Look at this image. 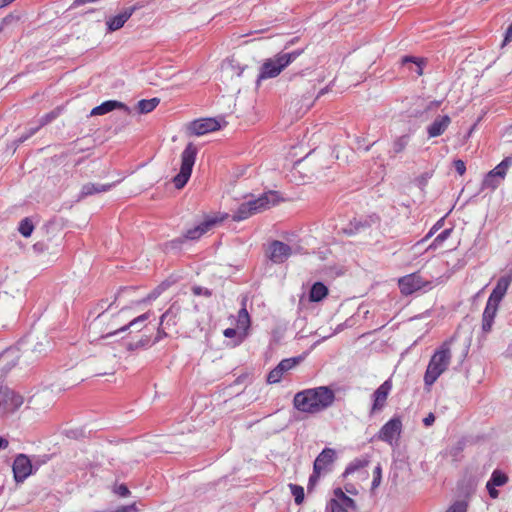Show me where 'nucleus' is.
I'll return each mask as SVG.
<instances>
[{"label":"nucleus","mask_w":512,"mask_h":512,"mask_svg":"<svg viewBox=\"0 0 512 512\" xmlns=\"http://www.w3.org/2000/svg\"><path fill=\"white\" fill-rule=\"evenodd\" d=\"M166 329H168L166 326H161V322L159 323V326L157 328V334L156 337L153 339V343L156 344L161 339L167 337Z\"/></svg>","instance_id":"nucleus-42"},{"label":"nucleus","mask_w":512,"mask_h":512,"mask_svg":"<svg viewBox=\"0 0 512 512\" xmlns=\"http://www.w3.org/2000/svg\"><path fill=\"white\" fill-rule=\"evenodd\" d=\"M66 435L70 438H76L77 437V434L75 431L73 430H69V431H66Z\"/></svg>","instance_id":"nucleus-56"},{"label":"nucleus","mask_w":512,"mask_h":512,"mask_svg":"<svg viewBox=\"0 0 512 512\" xmlns=\"http://www.w3.org/2000/svg\"><path fill=\"white\" fill-rule=\"evenodd\" d=\"M334 401V391L328 386H319L297 392L293 398V406L300 412L317 414L331 407Z\"/></svg>","instance_id":"nucleus-1"},{"label":"nucleus","mask_w":512,"mask_h":512,"mask_svg":"<svg viewBox=\"0 0 512 512\" xmlns=\"http://www.w3.org/2000/svg\"><path fill=\"white\" fill-rule=\"evenodd\" d=\"M34 230V225L29 218H24L19 224L18 231L23 237H30Z\"/></svg>","instance_id":"nucleus-33"},{"label":"nucleus","mask_w":512,"mask_h":512,"mask_svg":"<svg viewBox=\"0 0 512 512\" xmlns=\"http://www.w3.org/2000/svg\"><path fill=\"white\" fill-rule=\"evenodd\" d=\"M451 233V228L443 230L440 234L436 236V238L433 240L429 248L436 249L439 246H441L442 243L450 237Z\"/></svg>","instance_id":"nucleus-35"},{"label":"nucleus","mask_w":512,"mask_h":512,"mask_svg":"<svg viewBox=\"0 0 512 512\" xmlns=\"http://www.w3.org/2000/svg\"><path fill=\"white\" fill-rule=\"evenodd\" d=\"M454 168L457 171L459 175H463L466 171V165L462 160H455L454 161Z\"/></svg>","instance_id":"nucleus-45"},{"label":"nucleus","mask_w":512,"mask_h":512,"mask_svg":"<svg viewBox=\"0 0 512 512\" xmlns=\"http://www.w3.org/2000/svg\"><path fill=\"white\" fill-rule=\"evenodd\" d=\"M369 464V460L367 458H356L353 461H351L348 466L346 467L343 475L347 476L355 471L366 467Z\"/></svg>","instance_id":"nucleus-27"},{"label":"nucleus","mask_w":512,"mask_h":512,"mask_svg":"<svg viewBox=\"0 0 512 512\" xmlns=\"http://www.w3.org/2000/svg\"><path fill=\"white\" fill-rule=\"evenodd\" d=\"M499 304H496L492 301H487L486 307L484 309L483 315H482V330L485 333H488L492 329V325L494 322V318L496 316V313L498 311Z\"/></svg>","instance_id":"nucleus-21"},{"label":"nucleus","mask_w":512,"mask_h":512,"mask_svg":"<svg viewBox=\"0 0 512 512\" xmlns=\"http://www.w3.org/2000/svg\"><path fill=\"white\" fill-rule=\"evenodd\" d=\"M503 181L500 177L496 176L492 171H490L482 181V190L490 189L495 190L500 183Z\"/></svg>","instance_id":"nucleus-26"},{"label":"nucleus","mask_w":512,"mask_h":512,"mask_svg":"<svg viewBox=\"0 0 512 512\" xmlns=\"http://www.w3.org/2000/svg\"><path fill=\"white\" fill-rule=\"evenodd\" d=\"M116 493L121 497H127L130 494L128 487L124 484L118 486Z\"/></svg>","instance_id":"nucleus-47"},{"label":"nucleus","mask_w":512,"mask_h":512,"mask_svg":"<svg viewBox=\"0 0 512 512\" xmlns=\"http://www.w3.org/2000/svg\"><path fill=\"white\" fill-rule=\"evenodd\" d=\"M42 346V344H38L37 346H35V351L41 353L43 351V349H41L40 347Z\"/></svg>","instance_id":"nucleus-60"},{"label":"nucleus","mask_w":512,"mask_h":512,"mask_svg":"<svg viewBox=\"0 0 512 512\" xmlns=\"http://www.w3.org/2000/svg\"><path fill=\"white\" fill-rule=\"evenodd\" d=\"M426 282L418 273H412L399 279L398 285L403 295H410L420 290Z\"/></svg>","instance_id":"nucleus-10"},{"label":"nucleus","mask_w":512,"mask_h":512,"mask_svg":"<svg viewBox=\"0 0 512 512\" xmlns=\"http://www.w3.org/2000/svg\"><path fill=\"white\" fill-rule=\"evenodd\" d=\"M154 345L153 340L149 335H142L141 338L134 342L128 343L129 350H136L139 348H146Z\"/></svg>","instance_id":"nucleus-29"},{"label":"nucleus","mask_w":512,"mask_h":512,"mask_svg":"<svg viewBox=\"0 0 512 512\" xmlns=\"http://www.w3.org/2000/svg\"><path fill=\"white\" fill-rule=\"evenodd\" d=\"M280 201L276 191H269L254 200L242 203L232 215L234 221H242L250 216L275 206Z\"/></svg>","instance_id":"nucleus-4"},{"label":"nucleus","mask_w":512,"mask_h":512,"mask_svg":"<svg viewBox=\"0 0 512 512\" xmlns=\"http://www.w3.org/2000/svg\"><path fill=\"white\" fill-rule=\"evenodd\" d=\"M382 469L380 465H377L373 472L372 489L377 488L381 483Z\"/></svg>","instance_id":"nucleus-40"},{"label":"nucleus","mask_w":512,"mask_h":512,"mask_svg":"<svg viewBox=\"0 0 512 512\" xmlns=\"http://www.w3.org/2000/svg\"><path fill=\"white\" fill-rule=\"evenodd\" d=\"M392 390V382L390 379L384 381L373 393L372 407L370 414L380 412L386 405L387 398Z\"/></svg>","instance_id":"nucleus-7"},{"label":"nucleus","mask_w":512,"mask_h":512,"mask_svg":"<svg viewBox=\"0 0 512 512\" xmlns=\"http://www.w3.org/2000/svg\"><path fill=\"white\" fill-rule=\"evenodd\" d=\"M299 362V358H286L283 359L276 367L284 374L285 372L294 368Z\"/></svg>","instance_id":"nucleus-34"},{"label":"nucleus","mask_w":512,"mask_h":512,"mask_svg":"<svg viewBox=\"0 0 512 512\" xmlns=\"http://www.w3.org/2000/svg\"><path fill=\"white\" fill-rule=\"evenodd\" d=\"M250 326V316L246 308H242L238 312L237 327L239 329L247 330Z\"/></svg>","instance_id":"nucleus-32"},{"label":"nucleus","mask_w":512,"mask_h":512,"mask_svg":"<svg viewBox=\"0 0 512 512\" xmlns=\"http://www.w3.org/2000/svg\"><path fill=\"white\" fill-rule=\"evenodd\" d=\"M142 6L139 4L133 5L131 7L125 8L121 13H119L116 16L110 17L106 21L107 30L109 32H114L116 30H119L124 26V24L127 22V20L133 15V13L140 9Z\"/></svg>","instance_id":"nucleus-12"},{"label":"nucleus","mask_w":512,"mask_h":512,"mask_svg":"<svg viewBox=\"0 0 512 512\" xmlns=\"http://www.w3.org/2000/svg\"><path fill=\"white\" fill-rule=\"evenodd\" d=\"M189 129L193 134L200 136L220 129V123L214 118H204L193 121Z\"/></svg>","instance_id":"nucleus-13"},{"label":"nucleus","mask_w":512,"mask_h":512,"mask_svg":"<svg viewBox=\"0 0 512 512\" xmlns=\"http://www.w3.org/2000/svg\"><path fill=\"white\" fill-rule=\"evenodd\" d=\"M297 38H293L290 41H288L285 45V49L289 48L290 46L294 45L296 43Z\"/></svg>","instance_id":"nucleus-57"},{"label":"nucleus","mask_w":512,"mask_h":512,"mask_svg":"<svg viewBox=\"0 0 512 512\" xmlns=\"http://www.w3.org/2000/svg\"><path fill=\"white\" fill-rule=\"evenodd\" d=\"M408 143H409L408 135H402V136L397 137L393 141V145H392V152L394 153V155H397V154L403 152L404 149L406 148V146L408 145Z\"/></svg>","instance_id":"nucleus-31"},{"label":"nucleus","mask_w":512,"mask_h":512,"mask_svg":"<svg viewBox=\"0 0 512 512\" xmlns=\"http://www.w3.org/2000/svg\"><path fill=\"white\" fill-rule=\"evenodd\" d=\"M11 2L10 0H0V8H3L7 5H9Z\"/></svg>","instance_id":"nucleus-58"},{"label":"nucleus","mask_w":512,"mask_h":512,"mask_svg":"<svg viewBox=\"0 0 512 512\" xmlns=\"http://www.w3.org/2000/svg\"><path fill=\"white\" fill-rule=\"evenodd\" d=\"M40 128L41 127L39 125H37L36 127L29 128L25 134L20 136L18 141L20 143L25 142L27 139H29L31 136H33Z\"/></svg>","instance_id":"nucleus-43"},{"label":"nucleus","mask_w":512,"mask_h":512,"mask_svg":"<svg viewBox=\"0 0 512 512\" xmlns=\"http://www.w3.org/2000/svg\"><path fill=\"white\" fill-rule=\"evenodd\" d=\"M14 479L16 482H23L32 474V463L27 455L19 454L16 456L12 466Z\"/></svg>","instance_id":"nucleus-8"},{"label":"nucleus","mask_w":512,"mask_h":512,"mask_svg":"<svg viewBox=\"0 0 512 512\" xmlns=\"http://www.w3.org/2000/svg\"><path fill=\"white\" fill-rule=\"evenodd\" d=\"M181 310V305L178 302L172 303L167 311L160 317L161 326H166L167 328L176 326L180 318Z\"/></svg>","instance_id":"nucleus-18"},{"label":"nucleus","mask_w":512,"mask_h":512,"mask_svg":"<svg viewBox=\"0 0 512 512\" xmlns=\"http://www.w3.org/2000/svg\"><path fill=\"white\" fill-rule=\"evenodd\" d=\"M216 223H217V219H215V218L207 219L204 222H202L201 224L195 226L194 228L187 230L183 239H178L177 241L179 243H182L183 240H197L203 234L208 232Z\"/></svg>","instance_id":"nucleus-16"},{"label":"nucleus","mask_w":512,"mask_h":512,"mask_svg":"<svg viewBox=\"0 0 512 512\" xmlns=\"http://www.w3.org/2000/svg\"><path fill=\"white\" fill-rule=\"evenodd\" d=\"M435 421V416L433 413H429L424 419H423V424L425 426H431Z\"/></svg>","instance_id":"nucleus-49"},{"label":"nucleus","mask_w":512,"mask_h":512,"mask_svg":"<svg viewBox=\"0 0 512 512\" xmlns=\"http://www.w3.org/2000/svg\"><path fill=\"white\" fill-rule=\"evenodd\" d=\"M451 124V118L448 115L437 116L427 127L429 138L441 136Z\"/></svg>","instance_id":"nucleus-17"},{"label":"nucleus","mask_w":512,"mask_h":512,"mask_svg":"<svg viewBox=\"0 0 512 512\" xmlns=\"http://www.w3.org/2000/svg\"><path fill=\"white\" fill-rule=\"evenodd\" d=\"M138 508L135 503L126 505V506H120L113 512H138Z\"/></svg>","instance_id":"nucleus-44"},{"label":"nucleus","mask_w":512,"mask_h":512,"mask_svg":"<svg viewBox=\"0 0 512 512\" xmlns=\"http://www.w3.org/2000/svg\"><path fill=\"white\" fill-rule=\"evenodd\" d=\"M506 141L512 143V125L505 132Z\"/></svg>","instance_id":"nucleus-53"},{"label":"nucleus","mask_w":512,"mask_h":512,"mask_svg":"<svg viewBox=\"0 0 512 512\" xmlns=\"http://www.w3.org/2000/svg\"><path fill=\"white\" fill-rule=\"evenodd\" d=\"M506 353H507L508 356L512 357V343L509 345Z\"/></svg>","instance_id":"nucleus-59"},{"label":"nucleus","mask_w":512,"mask_h":512,"mask_svg":"<svg viewBox=\"0 0 512 512\" xmlns=\"http://www.w3.org/2000/svg\"><path fill=\"white\" fill-rule=\"evenodd\" d=\"M160 103L159 98L142 99L137 103L139 113L146 114L153 111Z\"/></svg>","instance_id":"nucleus-25"},{"label":"nucleus","mask_w":512,"mask_h":512,"mask_svg":"<svg viewBox=\"0 0 512 512\" xmlns=\"http://www.w3.org/2000/svg\"><path fill=\"white\" fill-rule=\"evenodd\" d=\"M304 49H297L292 52H280L275 56L266 59L260 67V72L257 77V84L262 80L271 79L277 77L286 67H288L293 61H295L302 53Z\"/></svg>","instance_id":"nucleus-3"},{"label":"nucleus","mask_w":512,"mask_h":512,"mask_svg":"<svg viewBox=\"0 0 512 512\" xmlns=\"http://www.w3.org/2000/svg\"><path fill=\"white\" fill-rule=\"evenodd\" d=\"M115 109H120L126 113H130V108L123 102L117 100H108L99 106L94 107L91 111V115H104Z\"/></svg>","instance_id":"nucleus-20"},{"label":"nucleus","mask_w":512,"mask_h":512,"mask_svg":"<svg viewBox=\"0 0 512 512\" xmlns=\"http://www.w3.org/2000/svg\"><path fill=\"white\" fill-rule=\"evenodd\" d=\"M468 504L464 500L454 502L445 512H467Z\"/></svg>","instance_id":"nucleus-38"},{"label":"nucleus","mask_w":512,"mask_h":512,"mask_svg":"<svg viewBox=\"0 0 512 512\" xmlns=\"http://www.w3.org/2000/svg\"><path fill=\"white\" fill-rule=\"evenodd\" d=\"M150 315H151V312H146V313L132 319L127 324H125L113 331L108 332L104 337L108 338L110 336L116 335V334H118L120 332H124L126 330H130L131 332H133V331L140 332L146 326V321L149 319Z\"/></svg>","instance_id":"nucleus-14"},{"label":"nucleus","mask_w":512,"mask_h":512,"mask_svg":"<svg viewBox=\"0 0 512 512\" xmlns=\"http://www.w3.org/2000/svg\"><path fill=\"white\" fill-rule=\"evenodd\" d=\"M321 474H322V472L315 470V468L313 467V473L309 477V482H308V487H307L308 491H311L313 489V487L318 482Z\"/></svg>","instance_id":"nucleus-41"},{"label":"nucleus","mask_w":512,"mask_h":512,"mask_svg":"<svg viewBox=\"0 0 512 512\" xmlns=\"http://www.w3.org/2000/svg\"><path fill=\"white\" fill-rule=\"evenodd\" d=\"M408 63H413L415 65V68H414V72L417 74V75H422L423 74V69H422V60L420 59H417L415 57H412V56H405L403 59H402V64L403 65H406Z\"/></svg>","instance_id":"nucleus-37"},{"label":"nucleus","mask_w":512,"mask_h":512,"mask_svg":"<svg viewBox=\"0 0 512 512\" xmlns=\"http://www.w3.org/2000/svg\"><path fill=\"white\" fill-rule=\"evenodd\" d=\"M292 495L294 496L295 503L300 505L304 501V489L297 484H289Z\"/></svg>","instance_id":"nucleus-36"},{"label":"nucleus","mask_w":512,"mask_h":512,"mask_svg":"<svg viewBox=\"0 0 512 512\" xmlns=\"http://www.w3.org/2000/svg\"><path fill=\"white\" fill-rule=\"evenodd\" d=\"M0 394L2 396L0 408H3L5 413L14 412L23 404L22 396L8 388L1 390Z\"/></svg>","instance_id":"nucleus-11"},{"label":"nucleus","mask_w":512,"mask_h":512,"mask_svg":"<svg viewBox=\"0 0 512 512\" xmlns=\"http://www.w3.org/2000/svg\"><path fill=\"white\" fill-rule=\"evenodd\" d=\"M512 282V277L510 276H502L498 279L496 286L494 287L492 293L490 294L488 300L492 301L496 304H499L501 300L504 298L507 290Z\"/></svg>","instance_id":"nucleus-19"},{"label":"nucleus","mask_w":512,"mask_h":512,"mask_svg":"<svg viewBox=\"0 0 512 512\" xmlns=\"http://www.w3.org/2000/svg\"><path fill=\"white\" fill-rule=\"evenodd\" d=\"M488 482L490 483V486H503L508 482V476L499 470H495Z\"/></svg>","instance_id":"nucleus-30"},{"label":"nucleus","mask_w":512,"mask_h":512,"mask_svg":"<svg viewBox=\"0 0 512 512\" xmlns=\"http://www.w3.org/2000/svg\"><path fill=\"white\" fill-rule=\"evenodd\" d=\"M345 489H346V491H347L348 493H350V494H356V493H357V492H356V490H355V488L353 487V485H347V486L345 487Z\"/></svg>","instance_id":"nucleus-55"},{"label":"nucleus","mask_w":512,"mask_h":512,"mask_svg":"<svg viewBox=\"0 0 512 512\" xmlns=\"http://www.w3.org/2000/svg\"><path fill=\"white\" fill-rule=\"evenodd\" d=\"M402 431V422L399 417H393L386 422L377 434V438L389 444L397 439Z\"/></svg>","instance_id":"nucleus-6"},{"label":"nucleus","mask_w":512,"mask_h":512,"mask_svg":"<svg viewBox=\"0 0 512 512\" xmlns=\"http://www.w3.org/2000/svg\"><path fill=\"white\" fill-rule=\"evenodd\" d=\"M334 498L330 499L329 501H335L337 504L344 510V511H351L356 512L357 511V505L355 501L347 496L345 492L341 488H336L333 491Z\"/></svg>","instance_id":"nucleus-22"},{"label":"nucleus","mask_w":512,"mask_h":512,"mask_svg":"<svg viewBox=\"0 0 512 512\" xmlns=\"http://www.w3.org/2000/svg\"><path fill=\"white\" fill-rule=\"evenodd\" d=\"M512 165V156H508L503 159L494 169L491 171L498 177L504 180L508 168Z\"/></svg>","instance_id":"nucleus-28"},{"label":"nucleus","mask_w":512,"mask_h":512,"mask_svg":"<svg viewBox=\"0 0 512 512\" xmlns=\"http://www.w3.org/2000/svg\"><path fill=\"white\" fill-rule=\"evenodd\" d=\"M197 149L193 143H189L181 154V167L179 173L172 181L177 189H182L188 182L195 164Z\"/></svg>","instance_id":"nucleus-5"},{"label":"nucleus","mask_w":512,"mask_h":512,"mask_svg":"<svg viewBox=\"0 0 512 512\" xmlns=\"http://www.w3.org/2000/svg\"><path fill=\"white\" fill-rule=\"evenodd\" d=\"M512 41V23L508 26L506 33H505V39L504 42H510Z\"/></svg>","instance_id":"nucleus-51"},{"label":"nucleus","mask_w":512,"mask_h":512,"mask_svg":"<svg viewBox=\"0 0 512 512\" xmlns=\"http://www.w3.org/2000/svg\"><path fill=\"white\" fill-rule=\"evenodd\" d=\"M451 343L452 339L443 342L432 355L424 374L425 386H432L448 369L452 358Z\"/></svg>","instance_id":"nucleus-2"},{"label":"nucleus","mask_w":512,"mask_h":512,"mask_svg":"<svg viewBox=\"0 0 512 512\" xmlns=\"http://www.w3.org/2000/svg\"><path fill=\"white\" fill-rule=\"evenodd\" d=\"M9 445V442L7 439L0 436V449H6Z\"/></svg>","instance_id":"nucleus-54"},{"label":"nucleus","mask_w":512,"mask_h":512,"mask_svg":"<svg viewBox=\"0 0 512 512\" xmlns=\"http://www.w3.org/2000/svg\"><path fill=\"white\" fill-rule=\"evenodd\" d=\"M497 486H490V483L487 482L486 483V488L488 490V493H489V496L492 498V499H496L498 498L499 496V491L496 489Z\"/></svg>","instance_id":"nucleus-46"},{"label":"nucleus","mask_w":512,"mask_h":512,"mask_svg":"<svg viewBox=\"0 0 512 512\" xmlns=\"http://www.w3.org/2000/svg\"><path fill=\"white\" fill-rule=\"evenodd\" d=\"M6 21H8V17H6V18H4V19H3L2 24L6 23Z\"/></svg>","instance_id":"nucleus-64"},{"label":"nucleus","mask_w":512,"mask_h":512,"mask_svg":"<svg viewBox=\"0 0 512 512\" xmlns=\"http://www.w3.org/2000/svg\"><path fill=\"white\" fill-rule=\"evenodd\" d=\"M336 459V452L332 448H325L316 457L313 467L315 470L325 473L329 470V466L333 464Z\"/></svg>","instance_id":"nucleus-15"},{"label":"nucleus","mask_w":512,"mask_h":512,"mask_svg":"<svg viewBox=\"0 0 512 512\" xmlns=\"http://www.w3.org/2000/svg\"><path fill=\"white\" fill-rule=\"evenodd\" d=\"M291 254L292 248L282 241L274 240L269 245L268 257L273 263H283Z\"/></svg>","instance_id":"nucleus-9"},{"label":"nucleus","mask_w":512,"mask_h":512,"mask_svg":"<svg viewBox=\"0 0 512 512\" xmlns=\"http://www.w3.org/2000/svg\"><path fill=\"white\" fill-rule=\"evenodd\" d=\"M282 372L275 367L273 370H271L267 376V382L270 384H275L281 381L282 379Z\"/></svg>","instance_id":"nucleus-39"},{"label":"nucleus","mask_w":512,"mask_h":512,"mask_svg":"<svg viewBox=\"0 0 512 512\" xmlns=\"http://www.w3.org/2000/svg\"><path fill=\"white\" fill-rule=\"evenodd\" d=\"M128 291H129V290H128L127 288L122 289V290L120 291V293L118 294V296H117L115 299H117V298H118L122 293H125V292H128Z\"/></svg>","instance_id":"nucleus-61"},{"label":"nucleus","mask_w":512,"mask_h":512,"mask_svg":"<svg viewBox=\"0 0 512 512\" xmlns=\"http://www.w3.org/2000/svg\"><path fill=\"white\" fill-rule=\"evenodd\" d=\"M148 298L149 299H154V298H156V295H150Z\"/></svg>","instance_id":"nucleus-63"},{"label":"nucleus","mask_w":512,"mask_h":512,"mask_svg":"<svg viewBox=\"0 0 512 512\" xmlns=\"http://www.w3.org/2000/svg\"><path fill=\"white\" fill-rule=\"evenodd\" d=\"M53 118H54L53 114H46L45 116H43L41 118L39 126L42 127V126L48 124Z\"/></svg>","instance_id":"nucleus-50"},{"label":"nucleus","mask_w":512,"mask_h":512,"mask_svg":"<svg viewBox=\"0 0 512 512\" xmlns=\"http://www.w3.org/2000/svg\"><path fill=\"white\" fill-rule=\"evenodd\" d=\"M115 183L110 184H95V183H87L82 186L81 192L79 194V199H83L85 197L101 193L107 192L112 187H114Z\"/></svg>","instance_id":"nucleus-23"},{"label":"nucleus","mask_w":512,"mask_h":512,"mask_svg":"<svg viewBox=\"0 0 512 512\" xmlns=\"http://www.w3.org/2000/svg\"><path fill=\"white\" fill-rule=\"evenodd\" d=\"M443 221L444 219H440L436 222V224L431 228V230L429 231V233L426 235V238H429L431 237L438 229L441 228V226L443 225Z\"/></svg>","instance_id":"nucleus-48"},{"label":"nucleus","mask_w":512,"mask_h":512,"mask_svg":"<svg viewBox=\"0 0 512 512\" xmlns=\"http://www.w3.org/2000/svg\"><path fill=\"white\" fill-rule=\"evenodd\" d=\"M328 295V288L322 282H316L312 285L309 292L311 302H319Z\"/></svg>","instance_id":"nucleus-24"},{"label":"nucleus","mask_w":512,"mask_h":512,"mask_svg":"<svg viewBox=\"0 0 512 512\" xmlns=\"http://www.w3.org/2000/svg\"><path fill=\"white\" fill-rule=\"evenodd\" d=\"M194 293H195V294H200V288H198V287H197V288H194Z\"/></svg>","instance_id":"nucleus-62"},{"label":"nucleus","mask_w":512,"mask_h":512,"mask_svg":"<svg viewBox=\"0 0 512 512\" xmlns=\"http://www.w3.org/2000/svg\"><path fill=\"white\" fill-rule=\"evenodd\" d=\"M223 334L227 338H232V337H234L237 334V332L233 328H227V329L224 330Z\"/></svg>","instance_id":"nucleus-52"}]
</instances>
